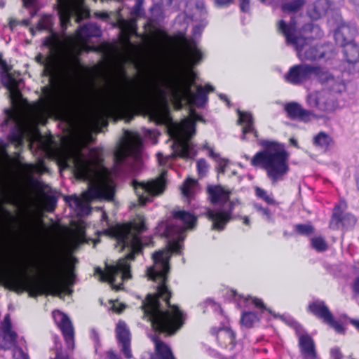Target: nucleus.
Masks as SVG:
<instances>
[{"label": "nucleus", "instance_id": "obj_1", "mask_svg": "<svg viewBox=\"0 0 359 359\" xmlns=\"http://www.w3.org/2000/svg\"><path fill=\"white\" fill-rule=\"evenodd\" d=\"M195 82L196 74L193 72L187 76H180L170 73L163 65H156L151 72L147 86L128 90L114 102L88 103L89 118L93 124L106 126L107 118L116 105L147 104L149 119L156 124L168 125L169 135L177 147L170 155L158 153L159 163L167 165L177 156L192 159L197 155L191 141L196 133V121H203L192 107H203L208 100V94L214 91L210 84L203 86Z\"/></svg>", "mask_w": 359, "mask_h": 359}, {"label": "nucleus", "instance_id": "obj_2", "mask_svg": "<svg viewBox=\"0 0 359 359\" xmlns=\"http://www.w3.org/2000/svg\"><path fill=\"white\" fill-rule=\"evenodd\" d=\"M172 216V219L161 222L158 225V233L168 238L167 248L152 255L154 264L147 268V276L156 283V292L148 294L142 304L143 318L151 322L154 329L168 334L175 333L184 321L182 311L169 303L171 292L165 285L170 269L169 259L172 252H181L185 231L192 229L196 222V216L184 210L174 211Z\"/></svg>", "mask_w": 359, "mask_h": 359}, {"label": "nucleus", "instance_id": "obj_3", "mask_svg": "<svg viewBox=\"0 0 359 359\" xmlns=\"http://www.w3.org/2000/svg\"><path fill=\"white\" fill-rule=\"evenodd\" d=\"M100 161V156L95 149H91L86 154L79 144H72L61 152V164L65 168H72L78 179L90 181L88 190L82 195L83 198L73 196L65 198L66 202L79 216H85L90 213V201H110L114 197V189L112 182L104 179H93L95 174L94 167L98 165Z\"/></svg>", "mask_w": 359, "mask_h": 359}, {"label": "nucleus", "instance_id": "obj_4", "mask_svg": "<svg viewBox=\"0 0 359 359\" xmlns=\"http://www.w3.org/2000/svg\"><path fill=\"white\" fill-rule=\"evenodd\" d=\"M145 230L144 218L140 215L129 224L118 226L115 233L117 243L121 249L128 248L129 252L115 264H106L104 271L96 267L95 276L101 281L109 282L114 289L121 290L123 282L131 278L128 261L134 259L135 255L141 252L143 243L140 235Z\"/></svg>", "mask_w": 359, "mask_h": 359}, {"label": "nucleus", "instance_id": "obj_5", "mask_svg": "<svg viewBox=\"0 0 359 359\" xmlns=\"http://www.w3.org/2000/svg\"><path fill=\"white\" fill-rule=\"evenodd\" d=\"M277 29L285 36L286 43L294 48L300 60L314 61L325 56V47L313 43L314 39L324 35L319 25L312 22L301 24L297 17H292L289 22L280 20Z\"/></svg>", "mask_w": 359, "mask_h": 359}, {"label": "nucleus", "instance_id": "obj_6", "mask_svg": "<svg viewBox=\"0 0 359 359\" xmlns=\"http://www.w3.org/2000/svg\"><path fill=\"white\" fill-rule=\"evenodd\" d=\"M101 34V29L96 24L87 23L78 29L76 39L72 36L68 39L72 44L61 55L60 67L63 76L67 80L65 99L69 104H84L76 93L74 86V79L80 67V46L86 43L90 38L99 37Z\"/></svg>", "mask_w": 359, "mask_h": 359}, {"label": "nucleus", "instance_id": "obj_7", "mask_svg": "<svg viewBox=\"0 0 359 359\" xmlns=\"http://www.w3.org/2000/svg\"><path fill=\"white\" fill-rule=\"evenodd\" d=\"M0 283L13 290H27L32 297L44 294L60 296L66 290L61 283L59 271L53 263L46 271L43 280L22 278L0 269Z\"/></svg>", "mask_w": 359, "mask_h": 359}, {"label": "nucleus", "instance_id": "obj_8", "mask_svg": "<svg viewBox=\"0 0 359 359\" xmlns=\"http://www.w3.org/2000/svg\"><path fill=\"white\" fill-rule=\"evenodd\" d=\"M260 144L263 150L256 153L251 160V164L265 170L273 184L283 180L289 171V153L285 145L269 140H262Z\"/></svg>", "mask_w": 359, "mask_h": 359}, {"label": "nucleus", "instance_id": "obj_9", "mask_svg": "<svg viewBox=\"0 0 359 359\" xmlns=\"http://www.w3.org/2000/svg\"><path fill=\"white\" fill-rule=\"evenodd\" d=\"M128 142L118 144L114 154V170L117 175H133L140 170L142 163L140 152L142 146L141 135L127 133Z\"/></svg>", "mask_w": 359, "mask_h": 359}, {"label": "nucleus", "instance_id": "obj_10", "mask_svg": "<svg viewBox=\"0 0 359 359\" xmlns=\"http://www.w3.org/2000/svg\"><path fill=\"white\" fill-rule=\"evenodd\" d=\"M48 110L41 104H37L30 109L25 114H20L11 110H6V117L2 127L11 123L12 126L8 134V140L14 144L16 148L21 147L24 144V137L30 126L39 123L44 124L47 118Z\"/></svg>", "mask_w": 359, "mask_h": 359}, {"label": "nucleus", "instance_id": "obj_11", "mask_svg": "<svg viewBox=\"0 0 359 359\" xmlns=\"http://www.w3.org/2000/svg\"><path fill=\"white\" fill-rule=\"evenodd\" d=\"M207 192L211 203L215 205L207 212L212 222V229L222 231L231 219L232 212L240 202L238 199L230 200L231 191L221 185L208 186Z\"/></svg>", "mask_w": 359, "mask_h": 359}, {"label": "nucleus", "instance_id": "obj_12", "mask_svg": "<svg viewBox=\"0 0 359 359\" xmlns=\"http://www.w3.org/2000/svg\"><path fill=\"white\" fill-rule=\"evenodd\" d=\"M196 11L200 13V22L192 29V36L187 37L185 34L180 33L176 37V41L182 48L184 56L191 66H194L203 59V52L198 46L200 38L204 27L207 25V11L203 1L196 4Z\"/></svg>", "mask_w": 359, "mask_h": 359}, {"label": "nucleus", "instance_id": "obj_13", "mask_svg": "<svg viewBox=\"0 0 359 359\" xmlns=\"http://www.w3.org/2000/svg\"><path fill=\"white\" fill-rule=\"evenodd\" d=\"M57 12L63 32L70 23L71 18L79 23L90 17V10L84 4V0H57Z\"/></svg>", "mask_w": 359, "mask_h": 359}, {"label": "nucleus", "instance_id": "obj_14", "mask_svg": "<svg viewBox=\"0 0 359 359\" xmlns=\"http://www.w3.org/2000/svg\"><path fill=\"white\" fill-rule=\"evenodd\" d=\"M166 173V170H163L159 177L146 183L133 182L135 192L142 205H144L147 202L150 201L152 198L163 194L165 189Z\"/></svg>", "mask_w": 359, "mask_h": 359}, {"label": "nucleus", "instance_id": "obj_15", "mask_svg": "<svg viewBox=\"0 0 359 359\" xmlns=\"http://www.w3.org/2000/svg\"><path fill=\"white\" fill-rule=\"evenodd\" d=\"M338 95L322 90H314L307 94L306 102L310 108H316L320 111L331 113L339 108Z\"/></svg>", "mask_w": 359, "mask_h": 359}, {"label": "nucleus", "instance_id": "obj_16", "mask_svg": "<svg viewBox=\"0 0 359 359\" xmlns=\"http://www.w3.org/2000/svg\"><path fill=\"white\" fill-rule=\"evenodd\" d=\"M307 311L322 320L323 323L333 328L337 333L345 334L346 330L344 325L335 320L332 313L324 301L318 299L309 302L307 306Z\"/></svg>", "mask_w": 359, "mask_h": 359}, {"label": "nucleus", "instance_id": "obj_17", "mask_svg": "<svg viewBox=\"0 0 359 359\" xmlns=\"http://www.w3.org/2000/svg\"><path fill=\"white\" fill-rule=\"evenodd\" d=\"M316 79L322 86V90L338 96L346 91V84L340 75H334L332 72L324 70L319 67Z\"/></svg>", "mask_w": 359, "mask_h": 359}, {"label": "nucleus", "instance_id": "obj_18", "mask_svg": "<svg viewBox=\"0 0 359 359\" xmlns=\"http://www.w3.org/2000/svg\"><path fill=\"white\" fill-rule=\"evenodd\" d=\"M11 66L6 60L2 59V55L0 54V80L2 85L6 88L10 93L11 99L20 100L21 93L19 90L20 83L22 79L20 74H12L9 72Z\"/></svg>", "mask_w": 359, "mask_h": 359}, {"label": "nucleus", "instance_id": "obj_19", "mask_svg": "<svg viewBox=\"0 0 359 359\" xmlns=\"http://www.w3.org/2000/svg\"><path fill=\"white\" fill-rule=\"evenodd\" d=\"M318 66L299 64L292 66L284 75V79L292 85L299 86L309 81L312 76L316 77Z\"/></svg>", "mask_w": 359, "mask_h": 359}, {"label": "nucleus", "instance_id": "obj_20", "mask_svg": "<svg viewBox=\"0 0 359 359\" xmlns=\"http://www.w3.org/2000/svg\"><path fill=\"white\" fill-rule=\"evenodd\" d=\"M53 318L61 330L67 346L69 348L73 349L74 346V330L72 321L66 314L58 310L53 311Z\"/></svg>", "mask_w": 359, "mask_h": 359}, {"label": "nucleus", "instance_id": "obj_21", "mask_svg": "<svg viewBox=\"0 0 359 359\" xmlns=\"http://www.w3.org/2000/svg\"><path fill=\"white\" fill-rule=\"evenodd\" d=\"M358 34V29L354 23L342 20L334 31V39L340 46L353 42L354 37Z\"/></svg>", "mask_w": 359, "mask_h": 359}, {"label": "nucleus", "instance_id": "obj_22", "mask_svg": "<svg viewBox=\"0 0 359 359\" xmlns=\"http://www.w3.org/2000/svg\"><path fill=\"white\" fill-rule=\"evenodd\" d=\"M116 336L119 345L121 346V351L125 358L129 359L133 357L130 348V332L126 323L123 320H119L116 326Z\"/></svg>", "mask_w": 359, "mask_h": 359}, {"label": "nucleus", "instance_id": "obj_23", "mask_svg": "<svg viewBox=\"0 0 359 359\" xmlns=\"http://www.w3.org/2000/svg\"><path fill=\"white\" fill-rule=\"evenodd\" d=\"M10 315L4 316L0 334V349L8 350L15 346L18 334L11 330Z\"/></svg>", "mask_w": 359, "mask_h": 359}, {"label": "nucleus", "instance_id": "obj_24", "mask_svg": "<svg viewBox=\"0 0 359 359\" xmlns=\"http://www.w3.org/2000/svg\"><path fill=\"white\" fill-rule=\"evenodd\" d=\"M143 0H137L135 6L130 11L133 18L142 17L144 14V11L142 8ZM118 27L125 36L132 34L136 31V22L135 20L131 18L129 20L121 19L118 20Z\"/></svg>", "mask_w": 359, "mask_h": 359}, {"label": "nucleus", "instance_id": "obj_25", "mask_svg": "<svg viewBox=\"0 0 359 359\" xmlns=\"http://www.w3.org/2000/svg\"><path fill=\"white\" fill-rule=\"evenodd\" d=\"M284 109L287 116L293 120H299L304 123L311 121L316 115L311 110L304 109L300 104L291 102L285 104Z\"/></svg>", "mask_w": 359, "mask_h": 359}, {"label": "nucleus", "instance_id": "obj_26", "mask_svg": "<svg viewBox=\"0 0 359 359\" xmlns=\"http://www.w3.org/2000/svg\"><path fill=\"white\" fill-rule=\"evenodd\" d=\"M262 4L273 8L280 7L285 13H295L306 4V0H259Z\"/></svg>", "mask_w": 359, "mask_h": 359}, {"label": "nucleus", "instance_id": "obj_27", "mask_svg": "<svg viewBox=\"0 0 359 359\" xmlns=\"http://www.w3.org/2000/svg\"><path fill=\"white\" fill-rule=\"evenodd\" d=\"M332 2L330 0H316L309 5L307 13L313 20H318L325 17L331 9Z\"/></svg>", "mask_w": 359, "mask_h": 359}, {"label": "nucleus", "instance_id": "obj_28", "mask_svg": "<svg viewBox=\"0 0 359 359\" xmlns=\"http://www.w3.org/2000/svg\"><path fill=\"white\" fill-rule=\"evenodd\" d=\"M355 222L356 219L352 214H343L341 212L339 205H337L334 207L332 220L330 222L331 226L334 225V223H335L336 226H338V224L341 223L344 228L350 229L354 226Z\"/></svg>", "mask_w": 359, "mask_h": 359}, {"label": "nucleus", "instance_id": "obj_29", "mask_svg": "<svg viewBox=\"0 0 359 359\" xmlns=\"http://www.w3.org/2000/svg\"><path fill=\"white\" fill-rule=\"evenodd\" d=\"M299 344L304 359H318L317 357L315 343L311 337L302 334L299 337Z\"/></svg>", "mask_w": 359, "mask_h": 359}, {"label": "nucleus", "instance_id": "obj_30", "mask_svg": "<svg viewBox=\"0 0 359 359\" xmlns=\"http://www.w3.org/2000/svg\"><path fill=\"white\" fill-rule=\"evenodd\" d=\"M312 143L314 147L324 152L330 151L335 144L332 137L324 131H320L314 135Z\"/></svg>", "mask_w": 359, "mask_h": 359}, {"label": "nucleus", "instance_id": "obj_31", "mask_svg": "<svg viewBox=\"0 0 359 359\" xmlns=\"http://www.w3.org/2000/svg\"><path fill=\"white\" fill-rule=\"evenodd\" d=\"M238 123L244 124L243 128V135L241 136L242 140H245V135L248 133H252L255 137H257V132L255 130L253 126V117L252 115L249 112H243L238 109Z\"/></svg>", "mask_w": 359, "mask_h": 359}, {"label": "nucleus", "instance_id": "obj_32", "mask_svg": "<svg viewBox=\"0 0 359 359\" xmlns=\"http://www.w3.org/2000/svg\"><path fill=\"white\" fill-rule=\"evenodd\" d=\"M217 339L222 346L230 350L235 346V334L229 328H221L217 334Z\"/></svg>", "mask_w": 359, "mask_h": 359}, {"label": "nucleus", "instance_id": "obj_33", "mask_svg": "<svg viewBox=\"0 0 359 359\" xmlns=\"http://www.w3.org/2000/svg\"><path fill=\"white\" fill-rule=\"evenodd\" d=\"M202 149L207 150L208 156L216 162L218 172L224 173L226 167L228 165V159L222 158L220 154L215 152L213 148L210 147L207 143L202 146Z\"/></svg>", "mask_w": 359, "mask_h": 359}, {"label": "nucleus", "instance_id": "obj_34", "mask_svg": "<svg viewBox=\"0 0 359 359\" xmlns=\"http://www.w3.org/2000/svg\"><path fill=\"white\" fill-rule=\"evenodd\" d=\"M344 55L347 62L350 64H357L359 61V46L353 41L344 46Z\"/></svg>", "mask_w": 359, "mask_h": 359}, {"label": "nucleus", "instance_id": "obj_35", "mask_svg": "<svg viewBox=\"0 0 359 359\" xmlns=\"http://www.w3.org/2000/svg\"><path fill=\"white\" fill-rule=\"evenodd\" d=\"M154 343L157 359H175L169 346L157 339L154 340Z\"/></svg>", "mask_w": 359, "mask_h": 359}, {"label": "nucleus", "instance_id": "obj_36", "mask_svg": "<svg viewBox=\"0 0 359 359\" xmlns=\"http://www.w3.org/2000/svg\"><path fill=\"white\" fill-rule=\"evenodd\" d=\"M233 294L235 300L237 302V304L240 307L248 306L250 304H254L257 308L264 307V304L262 299L250 296L238 294L236 291H233Z\"/></svg>", "mask_w": 359, "mask_h": 359}, {"label": "nucleus", "instance_id": "obj_37", "mask_svg": "<svg viewBox=\"0 0 359 359\" xmlns=\"http://www.w3.org/2000/svg\"><path fill=\"white\" fill-rule=\"evenodd\" d=\"M61 43L60 37L55 33L46 37L43 42V46L48 47L52 53H57L60 51Z\"/></svg>", "mask_w": 359, "mask_h": 359}, {"label": "nucleus", "instance_id": "obj_38", "mask_svg": "<svg viewBox=\"0 0 359 359\" xmlns=\"http://www.w3.org/2000/svg\"><path fill=\"white\" fill-rule=\"evenodd\" d=\"M196 187V182L191 179L187 180L182 187V194L189 202L192 200Z\"/></svg>", "mask_w": 359, "mask_h": 359}, {"label": "nucleus", "instance_id": "obj_39", "mask_svg": "<svg viewBox=\"0 0 359 359\" xmlns=\"http://www.w3.org/2000/svg\"><path fill=\"white\" fill-rule=\"evenodd\" d=\"M258 320L257 313L252 311L243 312L241 318V323L246 327H252Z\"/></svg>", "mask_w": 359, "mask_h": 359}, {"label": "nucleus", "instance_id": "obj_40", "mask_svg": "<svg viewBox=\"0 0 359 359\" xmlns=\"http://www.w3.org/2000/svg\"><path fill=\"white\" fill-rule=\"evenodd\" d=\"M311 245L317 252H324L327 250L328 245L325 239L321 236H314L311 238Z\"/></svg>", "mask_w": 359, "mask_h": 359}, {"label": "nucleus", "instance_id": "obj_41", "mask_svg": "<svg viewBox=\"0 0 359 359\" xmlns=\"http://www.w3.org/2000/svg\"><path fill=\"white\" fill-rule=\"evenodd\" d=\"M294 229L297 233L306 236H310L314 231V227L310 223L295 224Z\"/></svg>", "mask_w": 359, "mask_h": 359}, {"label": "nucleus", "instance_id": "obj_42", "mask_svg": "<svg viewBox=\"0 0 359 359\" xmlns=\"http://www.w3.org/2000/svg\"><path fill=\"white\" fill-rule=\"evenodd\" d=\"M53 25L51 15H43L39 20L37 29L39 30H50Z\"/></svg>", "mask_w": 359, "mask_h": 359}, {"label": "nucleus", "instance_id": "obj_43", "mask_svg": "<svg viewBox=\"0 0 359 359\" xmlns=\"http://www.w3.org/2000/svg\"><path fill=\"white\" fill-rule=\"evenodd\" d=\"M154 6L151 8V12L154 18H158V15H155V12L161 13L162 6H170L172 0H153Z\"/></svg>", "mask_w": 359, "mask_h": 359}, {"label": "nucleus", "instance_id": "obj_44", "mask_svg": "<svg viewBox=\"0 0 359 359\" xmlns=\"http://www.w3.org/2000/svg\"><path fill=\"white\" fill-rule=\"evenodd\" d=\"M254 208L263 218L269 222H273V214L268 208H264L261 204L255 203Z\"/></svg>", "mask_w": 359, "mask_h": 359}, {"label": "nucleus", "instance_id": "obj_45", "mask_svg": "<svg viewBox=\"0 0 359 359\" xmlns=\"http://www.w3.org/2000/svg\"><path fill=\"white\" fill-rule=\"evenodd\" d=\"M255 195L264 201L268 204H275L276 201L272 197V194H269L266 190L260 187H255Z\"/></svg>", "mask_w": 359, "mask_h": 359}, {"label": "nucleus", "instance_id": "obj_46", "mask_svg": "<svg viewBox=\"0 0 359 359\" xmlns=\"http://www.w3.org/2000/svg\"><path fill=\"white\" fill-rule=\"evenodd\" d=\"M196 165L200 177H204L208 171V165L206 161L201 158L197 161Z\"/></svg>", "mask_w": 359, "mask_h": 359}, {"label": "nucleus", "instance_id": "obj_47", "mask_svg": "<svg viewBox=\"0 0 359 359\" xmlns=\"http://www.w3.org/2000/svg\"><path fill=\"white\" fill-rule=\"evenodd\" d=\"M13 358L14 359H29L27 353L22 348L13 346Z\"/></svg>", "mask_w": 359, "mask_h": 359}, {"label": "nucleus", "instance_id": "obj_48", "mask_svg": "<svg viewBox=\"0 0 359 359\" xmlns=\"http://www.w3.org/2000/svg\"><path fill=\"white\" fill-rule=\"evenodd\" d=\"M252 0H238L240 11L242 13H250Z\"/></svg>", "mask_w": 359, "mask_h": 359}, {"label": "nucleus", "instance_id": "obj_49", "mask_svg": "<svg viewBox=\"0 0 359 359\" xmlns=\"http://www.w3.org/2000/svg\"><path fill=\"white\" fill-rule=\"evenodd\" d=\"M56 204H57V199L55 196H48L46 198L45 205H46V210L48 212L53 211L55 209Z\"/></svg>", "mask_w": 359, "mask_h": 359}, {"label": "nucleus", "instance_id": "obj_50", "mask_svg": "<svg viewBox=\"0 0 359 359\" xmlns=\"http://www.w3.org/2000/svg\"><path fill=\"white\" fill-rule=\"evenodd\" d=\"M23 168L27 175L41 172V167L33 164H25Z\"/></svg>", "mask_w": 359, "mask_h": 359}, {"label": "nucleus", "instance_id": "obj_51", "mask_svg": "<svg viewBox=\"0 0 359 359\" xmlns=\"http://www.w3.org/2000/svg\"><path fill=\"white\" fill-rule=\"evenodd\" d=\"M184 15H185V18L187 20H191L192 21H196V22H200V13H198L196 11V6L194 7V13L192 15L191 14H188L187 11L184 12Z\"/></svg>", "mask_w": 359, "mask_h": 359}, {"label": "nucleus", "instance_id": "obj_52", "mask_svg": "<svg viewBox=\"0 0 359 359\" xmlns=\"http://www.w3.org/2000/svg\"><path fill=\"white\" fill-rule=\"evenodd\" d=\"M330 352L333 359H341L343 358V354L339 347L335 346L332 348Z\"/></svg>", "mask_w": 359, "mask_h": 359}, {"label": "nucleus", "instance_id": "obj_53", "mask_svg": "<svg viewBox=\"0 0 359 359\" xmlns=\"http://www.w3.org/2000/svg\"><path fill=\"white\" fill-rule=\"evenodd\" d=\"M234 3V0H215V4L217 7L226 8Z\"/></svg>", "mask_w": 359, "mask_h": 359}, {"label": "nucleus", "instance_id": "obj_54", "mask_svg": "<svg viewBox=\"0 0 359 359\" xmlns=\"http://www.w3.org/2000/svg\"><path fill=\"white\" fill-rule=\"evenodd\" d=\"M111 309L116 313H120L124 310L125 305L121 303L114 302Z\"/></svg>", "mask_w": 359, "mask_h": 359}, {"label": "nucleus", "instance_id": "obj_55", "mask_svg": "<svg viewBox=\"0 0 359 359\" xmlns=\"http://www.w3.org/2000/svg\"><path fill=\"white\" fill-rule=\"evenodd\" d=\"M205 304L207 307H210L214 311H217L220 308V306L212 299H207Z\"/></svg>", "mask_w": 359, "mask_h": 359}, {"label": "nucleus", "instance_id": "obj_56", "mask_svg": "<svg viewBox=\"0 0 359 359\" xmlns=\"http://www.w3.org/2000/svg\"><path fill=\"white\" fill-rule=\"evenodd\" d=\"M106 359H121L120 355L116 354L114 351L109 350L105 353Z\"/></svg>", "mask_w": 359, "mask_h": 359}, {"label": "nucleus", "instance_id": "obj_57", "mask_svg": "<svg viewBox=\"0 0 359 359\" xmlns=\"http://www.w3.org/2000/svg\"><path fill=\"white\" fill-rule=\"evenodd\" d=\"M349 2L353 7L355 12L359 18V0H349Z\"/></svg>", "mask_w": 359, "mask_h": 359}, {"label": "nucleus", "instance_id": "obj_58", "mask_svg": "<svg viewBox=\"0 0 359 359\" xmlns=\"http://www.w3.org/2000/svg\"><path fill=\"white\" fill-rule=\"evenodd\" d=\"M36 60L41 64V65H46V69L48 68V65H47V60L43 58V56L41 55V54H39L36 57Z\"/></svg>", "mask_w": 359, "mask_h": 359}, {"label": "nucleus", "instance_id": "obj_59", "mask_svg": "<svg viewBox=\"0 0 359 359\" xmlns=\"http://www.w3.org/2000/svg\"><path fill=\"white\" fill-rule=\"evenodd\" d=\"M24 6L26 7H34L36 0H22Z\"/></svg>", "mask_w": 359, "mask_h": 359}, {"label": "nucleus", "instance_id": "obj_60", "mask_svg": "<svg viewBox=\"0 0 359 359\" xmlns=\"http://www.w3.org/2000/svg\"><path fill=\"white\" fill-rule=\"evenodd\" d=\"M90 337L95 342L99 341L98 332L94 329L90 330Z\"/></svg>", "mask_w": 359, "mask_h": 359}, {"label": "nucleus", "instance_id": "obj_61", "mask_svg": "<svg viewBox=\"0 0 359 359\" xmlns=\"http://www.w3.org/2000/svg\"><path fill=\"white\" fill-rule=\"evenodd\" d=\"M353 290L355 292L359 294V277L355 278L353 284Z\"/></svg>", "mask_w": 359, "mask_h": 359}, {"label": "nucleus", "instance_id": "obj_62", "mask_svg": "<svg viewBox=\"0 0 359 359\" xmlns=\"http://www.w3.org/2000/svg\"><path fill=\"white\" fill-rule=\"evenodd\" d=\"M349 322L359 332V320L351 318Z\"/></svg>", "mask_w": 359, "mask_h": 359}, {"label": "nucleus", "instance_id": "obj_63", "mask_svg": "<svg viewBox=\"0 0 359 359\" xmlns=\"http://www.w3.org/2000/svg\"><path fill=\"white\" fill-rule=\"evenodd\" d=\"M241 219H242L243 223L245 225L250 226V220L249 217H248V216H243V217H241Z\"/></svg>", "mask_w": 359, "mask_h": 359}, {"label": "nucleus", "instance_id": "obj_64", "mask_svg": "<svg viewBox=\"0 0 359 359\" xmlns=\"http://www.w3.org/2000/svg\"><path fill=\"white\" fill-rule=\"evenodd\" d=\"M219 98H220L222 100L225 101V102H226V104H227L228 105H229L230 102H229V99H228V97H227V96H226V95H224V94H222V93H221V94H219Z\"/></svg>", "mask_w": 359, "mask_h": 359}]
</instances>
